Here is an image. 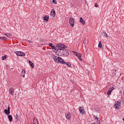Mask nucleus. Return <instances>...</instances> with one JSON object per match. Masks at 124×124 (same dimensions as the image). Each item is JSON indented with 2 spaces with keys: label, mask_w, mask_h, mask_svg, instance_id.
<instances>
[{
  "label": "nucleus",
  "mask_w": 124,
  "mask_h": 124,
  "mask_svg": "<svg viewBox=\"0 0 124 124\" xmlns=\"http://www.w3.org/2000/svg\"><path fill=\"white\" fill-rule=\"evenodd\" d=\"M9 105L8 107V109H5L4 110V113L6 114V115H8V119H9V120L10 122H12V120H13V118L12 117V115H9L10 114V107H9Z\"/></svg>",
  "instance_id": "nucleus-1"
},
{
  "label": "nucleus",
  "mask_w": 124,
  "mask_h": 124,
  "mask_svg": "<svg viewBox=\"0 0 124 124\" xmlns=\"http://www.w3.org/2000/svg\"><path fill=\"white\" fill-rule=\"evenodd\" d=\"M52 59L54 60L55 62H57L58 63H62V62H63V60L62 59V58L56 56H53Z\"/></svg>",
  "instance_id": "nucleus-2"
},
{
  "label": "nucleus",
  "mask_w": 124,
  "mask_h": 124,
  "mask_svg": "<svg viewBox=\"0 0 124 124\" xmlns=\"http://www.w3.org/2000/svg\"><path fill=\"white\" fill-rule=\"evenodd\" d=\"M57 47V51H60V50H63V49H65V48H67V46L62 44H59L56 45Z\"/></svg>",
  "instance_id": "nucleus-3"
},
{
  "label": "nucleus",
  "mask_w": 124,
  "mask_h": 124,
  "mask_svg": "<svg viewBox=\"0 0 124 124\" xmlns=\"http://www.w3.org/2000/svg\"><path fill=\"white\" fill-rule=\"evenodd\" d=\"M73 53L75 55V56L78 57L79 61H80L81 62L83 61V60H82V58H82V54H81L80 53H78L77 52H75V51H73Z\"/></svg>",
  "instance_id": "nucleus-4"
},
{
  "label": "nucleus",
  "mask_w": 124,
  "mask_h": 124,
  "mask_svg": "<svg viewBox=\"0 0 124 124\" xmlns=\"http://www.w3.org/2000/svg\"><path fill=\"white\" fill-rule=\"evenodd\" d=\"M114 108H115V109H117L118 110V109H120V108H121V102L116 101L115 102V104L114 105Z\"/></svg>",
  "instance_id": "nucleus-5"
},
{
  "label": "nucleus",
  "mask_w": 124,
  "mask_h": 124,
  "mask_svg": "<svg viewBox=\"0 0 124 124\" xmlns=\"http://www.w3.org/2000/svg\"><path fill=\"white\" fill-rule=\"evenodd\" d=\"M69 23L71 27H74V18L70 17L69 20Z\"/></svg>",
  "instance_id": "nucleus-6"
},
{
  "label": "nucleus",
  "mask_w": 124,
  "mask_h": 124,
  "mask_svg": "<svg viewBox=\"0 0 124 124\" xmlns=\"http://www.w3.org/2000/svg\"><path fill=\"white\" fill-rule=\"evenodd\" d=\"M62 54L64 57H67V56L69 55V52H68V51L66 49H63Z\"/></svg>",
  "instance_id": "nucleus-7"
},
{
  "label": "nucleus",
  "mask_w": 124,
  "mask_h": 124,
  "mask_svg": "<svg viewBox=\"0 0 124 124\" xmlns=\"http://www.w3.org/2000/svg\"><path fill=\"white\" fill-rule=\"evenodd\" d=\"M55 16H56V12L55 9H53L50 13V17L51 18H55Z\"/></svg>",
  "instance_id": "nucleus-8"
},
{
  "label": "nucleus",
  "mask_w": 124,
  "mask_h": 124,
  "mask_svg": "<svg viewBox=\"0 0 124 124\" xmlns=\"http://www.w3.org/2000/svg\"><path fill=\"white\" fill-rule=\"evenodd\" d=\"M9 93L11 94L12 95H13L14 94V88L11 87L9 89Z\"/></svg>",
  "instance_id": "nucleus-9"
},
{
  "label": "nucleus",
  "mask_w": 124,
  "mask_h": 124,
  "mask_svg": "<svg viewBox=\"0 0 124 124\" xmlns=\"http://www.w3.org/2000/svg\"><path fill=\"white\" fill-rule=\"evenodd\" d=\"M17 56H18L19 57H25V54L24 52H17V53H16Z\"/></svg>",
  "instance_id": "nucleus-10"
},
{
  "label": "nucleus",
  "mask_w": 124,
  "mask_h": 124,
  "mask_svg": "<svg viewBox=\"0 0 124 124\" xmlns=\"http://www.w3.org/2000/svg\"><path fill=\"white\" fill-rule=\"evenodd\" d=\"M113 90H115V88H114V87H112L111 88H109V89L108 90V92H107L108 95H110V94H111V93L113 92Z\"/></svg>",
  "instance_id": "nucleus-11"
},
{
  "label": "nucleus",
  "mask_w": 124,
  "mask_h": 124,
  "mask_svg": "<svg viewBox=\"0 0 124 124\" xmlns=\"http://www.w3.org/2000/svg\"><path fill=\"white\" fill-rule=\"evenodd\" d=\"M62 64H66L68 67H71V64L70 62H64V60H63V62H62Z\"/></svg>",
  "instance_id": "nucleus-12"
},
{
  "label": "nucleus",
  "mask_w": 124,
  "mask_h": 124,
  "mask_svg": "<svg viewBox=\"0 0 124 124\" xmlns=\"http://www.w3.org/2000/svg\"><path fill=\"white\" fill-rule=\"evenodd\" d=\"M79 112L82 114V115L85 114V110L84 109V108L80 107L79 108Z\"/></svg>",
  "instance_id": "nucleus-13"
},
{
  "label": "nucleus",
  "mask_w": 124,
  "mask_h": 124,
  "mask_svg": "<svg viewBox=\"0 0 124 124\" xmlns=\"http://www.w3.org/2000/svg\"><path fill=\"white\" fill-rule=\"evenodd\" d=\"M66 118L67 119V120H69V119H70V117H71V115L70 113H66L65 114Z\"/></svg>",
  "instance_id": "nucleus-14"
},
{
  "label": "nucleus",
  "mask_w": 124,
  "mask_h": 124,
  "mask_svg": "<svg viewBox=\"0 0 124 124\" xmlns=\"http://www.w3.org/2000/svg\"><path fill=\"white\" fill-rule=\"evenodd\" d=\"M19 116L18 115V114H16V115L15 116V122H18L19 121Z\"/></svg>",
  "instance_id": "nucleus-15"
},
{
  "label": "nucleus",
  "mask_w": 124,
  "mask_h": 124,
  "mask_svg": "<svg viewBox=\"0 0 124 124\" xmlns=\"http://www.w3.org/2000/svg\"><path fill=\"white\" fill-rule=\"evenodd\" d=\"M79 21L80 23H81V24H82V25H85V24H86V23L85 22V20H84V19H83V18L82 17L80 18Z\"/></svg>",
  "instance_id": "nucleus-16"
},
{
  "label": "nucleus",
  "mask_w": 124,
  "mask_h": 124,
  "mask_svg": "<svg viewBox=\"0 0 124 124\" xmlns=\"http://www.w3.org/2000/svg\"><path fill=\"white\" fill-rule=\"evenodd\" d=\"M44 21H46V22H48V20H49V16H45L44 17Z\"/></svg>",
  "instance_id": "nucleus-17"
},
{
  "label": "nucleus",
  "mask_w": 124,
  "mask_h": 124,
  "mask_svg": "<svg viewBox=\"0 0 124 124\" xmlns=\"http://www.w3.org/2000/svg\"><path fill=\"white\" fill-rule=\"evenodd\" d=\"M33 122V124H38V120L36 119V118L34 117Z\"/></svg>",
  "instance_id": "nucleus-18"
},
{
  "label": "nucleus",
  "mask_w": 124,
  "mask_h": 124,
  "mask_svg": "<svg viewBox=\"0 0 124 124\" xmlns=\"http://www.w3.org/2000/svg\"><path fill=\"white\" fill-rule=\"evenodd\" d=\"M29 64L31 65V68H34V64L31 61H29Z\"/></svg>",
  "instance_id": "nucleus-19"
},
{
  "label": "nucleus",
  "mask_w": 124,
  "mask_h": 124,
  "mask_svg": "<svg viewBox=\"0 0 124 124\" xmlns=\"http://www.w3.org/2000/svg\"><path fill=\"white\" fill-rule=\"evenodd\" d=\"M102 35L103 36H105L106 37H108V35H107V33H106V31H104L102 33Z\"/></svg>",
  "instance_id": "nucleus-20"
},
{
  "label": "nucleus",
  "mask_w": 124,
  "mask_h": 124,
  "mask_svg": "<svg viewBox=\"0 0 124 124\" xmlns=\"http://www.w3.org/2000/svg\"><path fill=\"white\" fill-rule=\"evenodd\" d=\"M98 47L99 48H102V49L103 50V47H102V44H101V42H99V43Z\"/></svg>",
  "instance_id": "nucleus-21"
},
{
  "label": "nucleus",
  "mask_w": 124,
  "mask_h": 124,
  "mask_svg": "<svg viewBox=\"0 0 124 124\" xmlns=\"http://www.w3.org/2000/svg\"><path fill=\"white\" fill-rule=\"evenodd\" d=\"M83 43L84 44H88V43H89V41H88V40L87 39H85L84 41H83Z\"/></svg>",
  "instance_id": "nucleus-22"
},
{
  "label": "nucleus",
  "mask_w": 124,
  "mask_h": 124,
  "mask_svg": "<svg viewBox=\"0 0 124 124\" xmlns=\"http://www.w3.org/2000/svg\"><path fill=\"white\" fill-rule=\"evenodd\" d=\"M6 58H7V56L6 55H4V56H3L2 58V61H4V60H6Z\"/></svg>",
  "instance_id": "nucleus-23"
},
{
  "label": "nucleus",
  "mask_w": 124,
  "mask_h": 124,
  "mask_svg": "<svg viewBox=\"0 0 124 124\" xmlns=\"http://www.w3.org/2000/svg\"><path fill=\"white\" fill-rule=\"evenodd\" d=\"M120 93H123V94H124V86L122 87V89L120 91Z\"/></svg>",
  "instance_id": "nucleus-24"
},
{
  "label": "nucleus",
  "mask_w": 124,
  "mask_h": 124,
  "mask_svg": "<svg viewBox=\"0 0 124 124\" xmlns=\"http://www.w3.org/2000/svg\"><path fill=\"white\" fill-rule=\"evenodd\" d=\"M0 39H2L3 40H7V38L5 37H0Z\"/></svg>",
  "instance_id": "nucleus-25"
},
{
  "label": "nucleus",
  "mask_w": 124,
  "mask_h": 124,
  "mask_svg": "<svg viewBox=\"0 0 124 124\" xmlns=\"http://www.w3.org/2000/svg\"><path fill=\"white\" fill-rule=\"evenodd\" d=\"M22 75H24L26 74V71L25 70L22 69V72H21Z\"/></svg>",
  "instance_id": "nucleus-26"
},
{
  "label": "nucleus",
  "mask_w": 124,
  "mask_h": 124,
  "mask_svg": "<svg viewBox=\"0 0 124 124\" xmlns=\"http://www.w3.org/2000/svg\"><path fill=\"white\" fill-rule=\"evenodd\" d=\"M4 35H6V36H7L8 37H10V35H11V34H10V33L7 34L6 33H5Z\"/></svg>",
  "instance_id": "nucleus-27"
},
{
  "label": "nucleus",
  "mask_w": 124,
  "mask_h": 124,
  "mask_svg": "<svg viewBox=\"0 0 124 124\" xmlns=\"http://www.w3.org/2000/svg\"><path fill=\"white\" fill-rule=\"evenodd\" d=\"M51 48H52V49L55 50V51H56V50H57V47H56L55 46H51Z\"/></svg>",
  "instance_id": "nucleus-28"
},
{
  "label": "nucleus",
  "mask_w": 124,
  "mask_h": 124,
  "mask_svg": "<svg viewBox=\"0 0 124 124\" xmlns=\"http://www.w3.org/2000/svg\"><path fill=\"white\" fill-rule=\"evenodd\" d=\"M62 50H59V51H57V49L55 50V53H59V54H61Z\"/></svg>",
  "instance_id": "nucleus-29"
},
{
  "label": "nucleus",
  "mask_w": 124,
  "mask_h": 124,
  "mask_svg": "<svg viewBox=\"0 0 124 124\" xmlns=\"http://www.w3.org/2000/svg\"><path fill=\"white\" fill-rule=\"evenodd\" d=\"M52 2L55 3V4H57V1L56 0H52Z\"/></svg>",
  "instance_id": "nucleus-30"
},
{
  "label": "nucleus",
  "mask_w": 124,
  "mask_h": 124,
  "mask_svg": "<svg viewBox=\"0 0 124 124\" xmlns=\"http://www.w3.org/2000/svg\"><path fill=\"white\" fill-rule=\"evenodd\" d=\"M94 6L95 7H98V4H97V3H95Z\"/></svg>",
  "instance_id": "nucleus-31"
},
{
  "label": "nucleus",
  "mask_w": 124,
  "mask_h": 124,
  "mask_svg": "<svg viewBox=\"0 0 124 124\" xmlns=\"http://www.w3.org/2000/svg\"><path fill=\"white\" fill-rule=\"evenodd\" d=\"M48 45H49V46H50V47H51V46H53V44H52V43H49V44H48Z\"/></svg>",
  "instance_id": "nucleus-32"
},
{
  "label": "nucleus",
  "mask_w": 124,
  "mask_h": 124,
  "mask_svg": "<svg viewBox=\"0 0 124 124\" xmlns=\"http://www.w3.org/2000/svg\"><path fill=\"white\" fill-rule=\"evenodd\" d=\"M97 124H100V121L99 120H97Z\"/></svg>",
  "instance_id": "nucleus-33"
},
{
  "label": "nucleus",
  "mask_w": 124,
  "mask_h": 124,
  "mask_svg": "<svg viewBox=\"0 0 124 124\" xmlns=\"http://www.w3.org/2000/svg\"><path fill=\"white\" fill-rule=\"evenodd\" d=\"M95 120H96V121H97V120H98V118L97 117L95 118Z\"/></svg>",
  "instance_id": "nucleus-34"
},
{
  "label": "nucleus",
  "mask_w": 124,
  "mask_h": 124,
  "mask_svg": "<svg viewBox=\"0 0 124 124\" xmlns=\"http://www.w3.org/2000/svg\"><path fill=\"white\" fill-rule=\"evenodd\" d=\"M29 42H30V43H32V42L31 41H28Z\"/></svg>",
  "instance_id": "nucleus-35"
},
{
  "label": "nucleus",
  "mask_w": 124,
  "mask_h": 124,
  "mask_svg": "<svg viewBox=\"0 0 124 124\" xmlns=\"http://www.w3.org/2000/svg\"><path fill=\"white\" fill-rule=\"evenodd\" d=\"M23 75V77L24 78H25V75Z\"/></svg>",
  "instance_id": "nucleus-36"
},
{
  "label": "nucleus",
  "mask_w": 124,
  "mask_h": 124,
  "mask_svg": "<svg viewBox=\"0 0 124 124\" xmlns=\"http://www.w3.org/2000/svg\"><path fill=\"white\" fill-rule=\"evenodd\" d=\"M123 122H124V118H123Z\"/></svg>",
  "instance_id": "nucleus-37"
},
{
  "label": "nucleus",
  "mask_w": 124,
  "mask_h": 124,
  "mask_svg": "<svg viewBox=\"0 0 124 124\" xmlns=\"http://www.w3.org/2000/svg\"><path fill=\"white\" fill-rule=\"evenodd\" d=\"M91 124H96L93 123H92Z\"/></svg>",
  "instance_id": "nucleus-38"
},
{
  "label": "nucleus",
  "mask_w": 124,
  "mask_h": 124,
  "mask_svg": "<svg viewBox=\"0 0 124 124\" xmlns=\"http://www.w3.org/2000/svg\"><path fill=\"white\" fill-rule=\"evenodd\" d=\"M85 3H87V1H85Z\"/></svg>",
  "instance_id": "nucleus-39"
}]
</instances>
